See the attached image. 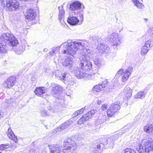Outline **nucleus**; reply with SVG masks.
Segmentation results:
<instances>
[{
	"instance_id": "f257e3e1",
	"label": "nucleus",
	"mask_w": 153,
	"mask_h": 153,
	"mask_svg": "<svg viewBox=\"0 0 153 153\" xmlns=\"http://www.w3.org/2000/svg\"><path fill=\"white\" fill-rule=\"evenodd\" d=\"M85 41L81 42H73L71 40H68L60 45L62 50V53L70 55L73 57L76 54L79 49L81 50V54L79 66L82 70L85 71L91 70L92 68V64L89 60L94 58V55L88 47L84 48L86 45Z\"/></svg>"
},
{
	"instance_id": "f03ea898",
	"label": "nucleus",
	"mask_w": 153,
	"mask_h": 153,
	"mask_svg": "<svg viewBox=\"0 0 153 153\" xmlns=\"http://www.w3.org/2000/svg\"><path fill=\"white\" fill-rule=\"evenodd\" d=\"M136 147L139 153H149L153 150V139L150 138L147 140H143L142 144L137 143Z\"/></svg>"
},
{
	"instance_id": "7ed1b4c3",
	"label": "nucleus",
	"mask_w": 153,
	"mask_h": 153,
	"mask_svg": "<svg viewBox=\"0 0 153 153\" xmlns=\"http://www.w3.org/2000/svg\"><path fill=\"white\" fill-rule=\"evenodd\" d=\"M0 39L2 41L6 43L11 46H16L18 44V40L14 36L8 33L2 34L0 37Z\"/></svg>"
},
{
	"instance_id": "20e7f679",
	"label": "nucleus",
	"mask_w": 153,
	"mask_h": 153,
	"mask_svg": "<svg viewBox=\"0 0 153 153\" xmlns=\"http://www.w3.org/2000/svg\"><path fill=\"white\" fill-rule=\"evenodd\" d=\"M82 4L79 1H74L70 3L69 7L70 10L73 11L74 14H79V16L81 21H82L83 20V14L79 10L81 9Z\"/></svg>"
},
{
	"instance_id": "39448f33",
	"label": "nucleus",
	"mask_w": 153,
	"mask_h": 153,
	"mask_svg": "<svg viewBox=\"0 0 153 153\" xmlns=\"http://www.w3.org/2000/svg\"><path fill=\"white\" fill-rule=\"evenodd\" d=\"M19 3L16 0H7L2 2L1 6L3 7H7L10 11L15 10L18 9Z\"/></svg>"
},
{
	"instance_id": "423d86ee",
	"label": "nucleus",
	"mask_w": 153,
	"mask_h": 153,
	"mask_svg": "<svg viewBox=\"0 0 153 153\" xmlns=\"http://www.w3.org/2000/svg\"><path fill=\"white\" fill-rule=\"evenodd\" d=\"M67 145L63 149V152L61 153H76L77 150V146L76 143L73 140L68 141Z\"/></svg>"
},
{
	"instance_id": "0eeeda50",
	"label": "nucleus",
	"mask_w": 153,
	"mask_h": 153,
	"mask_svg": "<svg viewBox=\"0 0 153 153\" xmlns=\"http://www.w3.org/2000/svg\"><path fill=\"white\" fill-rule=\"evenodd\" d=\"M108 37L110 39V40L113 45L117 46L121 42V38L117 33H113L109 35Z\"/></svg>"
},
{
	"instance_id": "6e6552de",
	"label": "nucleus",
	"mask_w": 153,
	"mask_h": 153,
	"mask_svg": "<svg viewBox=\"0 0 153 153\" xmlns=\"http://www.w3.org/2000/svg\"><path fill=\"white\" fill-rule=\"evenodd\" d=\"M52 94L55 97L60 98L62 90V87L56 84H53Z\"/></svg>"
},
{
	"instance_id": "1a4fd4ad",
	"label": "nucleus",
	"mask_w": 153,
	"mask_h": 153,
	"mask_svg": "<svg viewBox=\"0 0 153 153\" xmlns=\"http://www.w3.org/2000/svg\"><path fill=\"white\" fill-rule=\"evenodd\" d=\"M120 108V106L119 104L116 103L112 104L107 110V114L108 116V117L113 116Z\"/></svg>"
},
{
	"instance_id": "9d476101",
	"label": "nucleus",
	"mask_w": 153,
	"mask_h": 153,
	"mask_svg": "<svg viewBox=\"0 0 153 153\" xmlns=\"http://www.w3.org/2000/svg\"><path fill=\"white\" fill-rule=\"evenodd\" d=\"M47 88L44 87H36L34 90V93L37 96L45 98L47 96Z\"/></svg>"
},
{
	"instance_id": "9b49d317",
	"label": "nucleus",
	"mask_w": 153,
	"mask_h": 153,
	"mask_svg": "<svg viewBox=\"0 0 153 153\" xmlns=\"http://www.w3.org/2000/svg\"><path fill=\"white\" fill-rule=\"evenodd\" d=\"M37 15L35 11L31 9H27L25 14L26 19L30 21L33 20Z\"/></svg>"
},
{
	"instance_id": "f8f14e48",
	"label": "nucleus",
	"mask_w": 153,
	"mask_h": 153,
	"mask_svg": "<svg viewBox=\"0 0 153 153\" xmlns=\"http://www.w3.org/2000/svg\"><path fill=\"white\" fill-rule=\"evenodd\" d=\"M16 80V78L15 77H10L4 81V85L6 88H10L14 85Z\"/></svg>"
},
{
	"instance_id": "ddd939ff",
	"label": "nucleus",
	"mask_w": 153,
	"mask_h": 153,
	"mask_svg": "<svg viewBox=\"0 0 153 153\" xmlns=\"http://www.w3.org/2000/svg\"><path fill=\"white\" fill-rule=\"evenodd\" d=\"M132 67L131 66H130L125 71L124 73L122 74L121 76V79L122 82H125L128 79L129 75L132 72Z\"/></svg>"
},
{
	"instance_id": "4468645a",
	"label": "nucleus",
	"mask_w": 153,
	"mask_h": 153,
	"mask_svg": "<svg viewBox=\"0 0 153 153\" xmlns=\"http://www.w3.org/2000/svg\"><path fill=\"white\" fill-rule=\"evenodd\" d=\"M48 146L50 149V153H61L63 152L61 151V149L57 145L54 144L48 145Z\"/></svg>"
},
{
	"instance_id": "2eb2a0df",
	"label": "nucleus",
	"mask_w": 153,
	"mask_h": 153,
	"mask_svg": "<svg viewBox=\"0 0 153 153\" xmlns=\"http://www.w3.org/2000/svg\"><path fill=\"white\" fill-rule=\"evenodd\" d=\"M81 68L78 69L74 71V74L78 79L85 78L87 75V73H85L82 71Z\"/></svg>"
},
{
	"instance_id": "dca6fc26",
	"label": "nucleus",
	"mask_w": 153,
	"mask_h": 153,
	"mask_svg": "<svg viewBox=\"0 0 153 153\" xmlns=\"http://www.w3.org/2000/svg\"><path fill=\"white\" fill-rule=\"evenodd\" d=\"M73 63L72 58L68 57L65 59L62 63L63 65L68 68L71 69L73 66Z\"/></svg>"
},
{
	"instance_id": "f3484780",
	"label": "nucleus",
	"mask_w": 153,
	"mask_h": 153,
	"mask_svg": "<svg viewBox=\"0 0 153 153\" xmlns=\"http://www.w3.org/2000/svg\"><path fill=\"white\" fill-rule=\"evenodd\" d=\"M63 7V6L62 5L58 7L59 10L58 18L61 23L62 24H63L65 22L64 21L65 12Z\"/></svg>"
},
{
	"instance_id": "a211bd4d",
	"label": "nucleus",
	"mask_w": 153,
	"mask_h": 153,
	"mask_svg": "<svg viewBox=\"0 0 153 153\" xmlns=\"http://www.w3.org/2000/svg\"><path fill=\"white\" fill-rule=\"evenodd\" d=\"M80 22H79V19H78L77 17H69L67 19V21L68 23L70 25H74L80 22V24L81 23L82 21H81L80 20Z\"/></svg>"
},
{
	"instance_id": "6ab92c4d",
	"label": "nucleus",
	"mask_w": 153,
	"mask_h": 153,
	"mask_svg": "<svg viewBox=\"0 0 153 153\" xmlns=\"http://www.w3.org/2000/svg\"><path fill=\"white\" fill-rule=\"evenodd\" d=\"M7 135L9 138L13 140L15 143H17L18 142L17 137L15 136L11 128H9L8 129Z\"/></svg>"
},
{
	"instance_id": "aec40b11",
	"label": "nucleus",
	"mask_w": 153,
	"mask_h": 153,
	"mask_svg": "<svg viewBox=\"0 0 153 153\" xmlns=\"http://www.w3.org/2000/svg\"><path fill=\"white\" fill-rule=\"evenodd\" d=\"M109 48L107 45L103 44H98L97 49L98 50L100 53H102L103 52H105L106 50Z\"/></svg>"
},
{
	"instance_id": "412c9836",
	"label": "nucleus",
	"mask_w": 153,
	"mask_h": 153,
	"mask_svg": "<svg viewBox=\"0 0 153 153\" xmlns=\"http://www.w3.org/2000/svg\"><path fill=\"white\" fill-rule=\"evenodd\" d=\"M132 92V89L128 87H126L124 89L123 94L126 98H128L131 96Z\"/></svg>"
},
{
	"instance_id": "4be33fe9",
	"label": "nucleus",
	"mask_w": 153,
	"mask_h": 153,
	"mask_svg": "<svg viewBox=\"0 0 153 153\" xmlns=\"http://www.w3.org/2000/svg\"><path fill=\"white\" fill-rule=\"evenodd\" d=\"M105 87V85L103 84L96 85L93 88V91L95 92H100L103 91Z\"/></svg>"
},
{
	"instance_id": "5701e85b",
	"label": "nucleus",
	"mask_w": 153,
	"mask_h": 153,
	"mask_svg": "<svg viewBox=\"0 0 153 153\" xmlns=\"http://www.w3.org/2000/svg\"><path fill=\"white\" fill-rule=\"evenodd\" d=\"M144 130L148 133H153V124H147L144 126Z\"/></svg>"
},
{
	"instance_id": "b1692460",
	"label": "nucleus",
	"mask_w": 153,
	"mask_h": 153,
	"mask_svg": "<svg viewBox=\"0 0 153 153\" xmlns=\"http://www.w3.org/2000/svg\"><path fill=\"white\" fill-rule=\"evenodd\" d=\"M67 74L66 72L59 73L58 74L56 73V76L57 79L60 80L62 81H63L65 80L67 77Z\"/></svg>"
},
{
	"instance_id": "393cba45",
	"label": "nucleus",
	"mask_w": 153,
	"mask_h": 153,
	"mask_svg": "<svg viewBox=\"0 0 153 153\" xmlns=\"http://www.w3.org/2000/svg\"><path fill=\"white\" fill-rule=\"evenodd\" d=\"M93 60L95 65L99 67H100L105 64L103 60L99 58H95L93 59Z\"/></svg>"
},
{
	"instance_id": "a878e982",
	"label": "nucleus",
	"mask_w": 153,
	"mask_h": 153,
	"mask_svg": "<svg viewBox=\"0 0 153 153\" xmlns=\"http://www.w3.org/2000/svg\"><path fill=\"white\" fill-rule=\"evenodd\" d=\"M96 112V110H92L88 112L87 114H83L84 117H85L86 120H88L91 118Z\"/></svg>"
},
{
	"instance_id": "bb28decb",
	"label": "nucleus",
	"mask_w": 153,
	"mask_h": 153,
	"mask_svg": "<svg viewBox=\"0 0 153 153\" xmlns=\"http://www.w3.org/2000/svg\"><path fill=\"white\" fill-rule=\"evenodd\" d=\"M7 50L6 43H2V42H0V53H4Z\"/></svg>"
},
{
	"instance_id": "cd10ccee",
	"label": "nucleus",
	"mask_w": 153,
	"mask_h": 153,
	"mask_svg": "<svg viewBox=\"0 0 153 153\" xmlns=\"http://www.w3.org/2000/svg\"><path fill=\"white\" fill-rule=\"evenodd\" d=\"M133 3L139 9H143L144 7V5L140 3L137 0H132Z\"/></svg>"
},
{
	"instance_id": "c85d7f7f",
	"label": "nucleus",
	"mask_w": 153,
	"mask_h": 153,
	"mask_svg": "<svg viewBox=\"0 0 153 153\" xmlns=\"http://www.w3.org/2000/svg\"><path fill=\"white\" fill-rule=\"evenodd\" d=\"M149 49L148 48L145 46H143L142 47L140 50V54L142 56H145L148 52Z\"/></svg>"
},
{
	"instance_id": "c756f323",
	"label": "nucleus",
	"mask_w": 153,
	"mask_h": 153,
	"mask_svg": "<svg viewBox=\"0 0 153 153\" xmlns=\"http://www.w3.org/2000/svg\"><path fill=\"white\" fill-rule=\"evenodd\" d=\"M25 48L24 46H19L16 49L15 52L16 54L18 55L21 54L24 51Z\"/></svg>"
},
{
	"instance_id": "7c9ffc66",
	"label": "nucleus",
	"mask_w": 153,
	"mask_h": 153,
	"mask_svg": "<svg viewBox=\"0 0 153 153\" xmlns=\"http://www.w3.org/2000/svg\"><path fill=\"white\" fill-rule=\"evenodd\" d=\"M146 94V93L144 92L140 91L135 95L134 98L135 99L143 98L145 97Z\"/></svg>"
},
{
	"instance_id": "2f4dec72",
	"label": "nucleus",
	"mask_w": 153,
	"mask_h": 153,
	"mask_svg": "<svg viewBox=\"0 0 153 153\" xmlns=\"http://www.w3.org/2000/svg\"><path fill=\"white\" fill-rule=\"evenodd\" d=\"M107 144L110 146L109 147L113 148L114 146V140L113 139L111 138H109L107 140Z\"/></svg>"
},
{
	"instance_id": "473e14b6",
	"label": "nucleus",
	"mask_w": 153,
	"mask_h": 153,
	"mask_svg": "<svg viewBox=\"0 0 153 153\" xmlns=\"http://www.w3.org/2000/svg\"><path fill=\"white\" fill-rule=\"evenodd\" d=\"M41 116L42 117H46L50 115L49 113L44 109H42L40 111Z\"/></svg>"
},
{
	"instance_id": "72a5a7b5",
	"label": "nucleus",
	"mask_w": 153,
	"mask_h": 153,
	"mask_svg": "<svg viewBox=\"0 0 153 153\" xmlns=\"http://www.w3.org/2000/svg\"><path fill=\"white\" fill-rule=\"evenodd\" d=\"M86 78L88 79L94 80L96 76V75L95 74H89L87 73Z\"/></svg>"
},
{
	"instance_id": "f704fd0d",
	"label": "nucleus",
	"mask_w": 153,
	"mask_h": 153,
	"mask_svg": "<svg viewBox=\"0 0 153 153\" xmlns=\"http://www.w3.org/2000/svg\"><path fill=\"white\" fill-rule=\"evenodd\" d=\"M100 147L101 146L100 144H98L95 145L94 146L95 149L94 151V152L95 153H100Z\"/></svg>"
},
{
	"instance_id": "c9c22d12",
	"label": "nucleus",
	"mask_w": 153,
	"mask_h": 153,
	"mask_svg": "<svg viewBox=\"0 0 153 153\" xmlns=\"http://www.w3.org/2000/svg\"><path fill=\"white\" fill-rule=\"evenodd\" d=\"M105 116H104L103 117V118L102 119H100L97 120L95 123V124L96 125H99L100 124L102 123L105 121H106V120L105 118Z\"/></svg>"
},
{
	"instance_id": "e433bc0d",
	"label": "nucleus",
	"mask_w": 153,
	"mask_h": 153,
	"mask_svg": "<svg viewBox=\"0 0 153 153\" xmlns=\"http://www.w3.org/2000/svg\"><path fill=\"white\" fill-rule=\"evenodd\" d=\"M10 146L8 144L0 145V150H3L9 148Z\"/></svg>"
},
{
	"instance_id": "4c0bfd02",
	"label": "nucleus",
	"mask_w": 153,
	"mask_h": 153,
	"mask_svg": "<svg viewBox=\"0 0 153 153\" xmlns=\"http://www.w3.org/2000/svg\"><path fill=\"white\" fill-rule=\"evenodd\" d=\"M123 153H136V152L134 149L127 148L124 150Z\"/></svg>"
},
{
	"instance_id": "58836bf2",
	"label": "nucleus",
	"mask_w": 153,
	"mask_h": 153,
	"mask_svg": "<svg viewBox=\"0 0 153 153\" xmlns=\"http://www.w3.org/2000/svg\"><path fill=\"white\" fill-rule=\"evenodd\" d=\"M144 46H145L148 48H151L152 46V41L151 40H149L147 41L145 43Z\"/></svg>"
},
{
	"instance_id": "ea45409f",
	"label": "nucleus",
	"mask_w": 153,
	"mask_h": 153,
	"mask_svg": "<svg viewBox=\"0 0 153 153\" xmlns=\"http://www.w3.org/2000/svg\"><path fill=\"white\" fill-rule=\"evenodd\" d=\"M87 120H85V117H84V115L78 121V124H82L85 121Z\"/></svg>"
},
{
	"instance_id": "a19ab883",
	"label": "nucleus",
	"mask_w": 153,
	"mask_h": 153,
	"mask_svg": "<svg viewBox=\"0 0 153 153\" xmlns=\"http://www.w3.org/2000/svg\"><path fill=\"white\" fill-rule=\"evenodd\" d=\"M67 127L66 126L65 124L64 123H63L58 128V130L59 131H61L65 129Z\"/></svg>"
},
{
	"instance_id": "79ce46f5",
	"label": "nucleus",
	"mask_w": 153,
	"mask_h": 153,
	"mask_svg": "<svg viewBox=\"0 0 153 153\" xmlns=\"http://www.w3.org/2000/svg\"><path fill=\"white\" fill-rule=\"evenodd\" d=\"M73 122L71 120H67L65 123H64L67 127L70 125Z\"/></svg>"
},
{
	"instance_id": "37998d69",
	"label": "nucleus",
	"mask_w": 153,
	"mask_h": 153,
	"mask_svg": "<svg viewBox=\"0 0 153 153\" xmlns=\"http://www.w3.org/2000/svg\"><path fill=\"white\" fill-rule=\"evenodd\" d=\"M85 106L84 108H82L80 109V110H78L76 111L77 114H78V115L79 114H80L82 113L83 111L85 110Z\"/></svg>"
},
{
	"instance_id": "c03bdc74",
	"label": "nucleus",
	"mask_w": 153,
	"mask_h": 153,
	"mask_svg": "<svg viewBox=\"0 0 153 153\" xmlns=\"http://www.w3.org/2000/svg\"><path fill=\"white\" fill-rule=\"evenodd\" d=\"M57 48H53L51 51L50 52V54L53 55L54 54V53H56V51Z\"/></svg>"
},
{
	"instance_id": "a18cd8bd",
	"label": "nucleus",
	"mask_w": 153,
	"mask_h": 153,
	"mask_svg": "<svg viewBox=\"0 0 153 153\" xmlns=\"http://www.w3.org/2000/svg\"><path fill=\"white\" fill-rule=\"evenodd\" d=\"M108 106L107 105L104 104L101 107V109L103 111L105 110L107 108Z\"/></svg>"
},
{
	"instance_id": "49530a36",
	"label": "nucleus",
	"mask_w": 153,
	"mask_h": 153,
	"mask_svg": "<svg viewBox=\"0 0 153 153\" xmlns=\"http://www.w3.org/2000/svg\"><path fill=\"white\" fill-rule=\"evenodd\" d=\"M124 72H123V70L122 69H120L118 71L117 74V75H121V76H122V74H123Z\"/></svg>"
},
{
	"instance_id": "de8ad7c7",
	"label": "nucleus",
	"mask_w": 153,
	"mask_h": 153,
	"mask_svg": "<svg viewBox=\"0 0 153 153\" xmlns=\"http://www.w3.org/2000/svg\"><path fill=\"white\" fill-rule=\"evenodd\" d=\"M149 32L151 35L152 36L153 38V27L150 28Z\"/></svg>"
},
{
	"instance_id": "09e8293b",
	"label": "nucleus",
	"mask_w": 153,
	"mask_h": 153,
	"mask_svg": "<svg viewBox=\"0 0 153 153\" xmlns=\"http://www.w3.org/2000/svg\"><path fill=\"white\" fill-rule=\"evenodd\" d=\"M3 113L2 111V110H0V119H1V118H3Z\"/></svg>"
},
{
	"instance_id": "8fccbe9b",
	"label": "nucleus",
	"mask_w": 153,
	"mask_h": 153,
	"mask_svg": "<svg viewBox=\"0 0 153 153\" xmlns=\"http://www.w3.org/2000/svg\"><path fill=\"white\" fill-rule=\"evenodd\" d=\"M5 102L7 104H11V100L10 99H7L5 100Z\"/></svg>"
},
{
	"instance_id": "3c124183",
	"label": "nucleus",
	"mask_w": 153,
	"mask_h": 153,
	"mask_svg": "<svg viewBox=\"0 0 153 153\" xmlns=\"http://www.w3.org/2000/svg\"><path fill=\"white\" fill-rule=\"evenodd\" d=\"M108 82V81L107 80H104L103 82H102V83L101 84H103V85H105V87L106 86V85L107 84Z\"/></svg>"
},
{
	"instance_id": "603ef678",
	"label": "nucleus",
	"mask_w": 153,
	"mask_h": 153,
	"mask_svg": "<svg viewBox=\"0 0 153 153\" xmlns=\"http://www.w3.org/2000/svg\"><path fill=\"white\" fill-rule=\"evenodd\" d=\"M97 102L98 105H100L102 103V101L100 100H98L97 101Z\"/></svg>"
},
{
	"instance_id": "864d4df0",
	"label": "nucleus",
	"mask_w": 153,
	"mask_h": 153,
	"mask_svg": "<svg viewBox=\"0 0 153 153\" xmlns=\"http://www.w3.org/2000/svg\"><path fill=\"white\" fill-rule=\"evenodd\" d=\"M74 116L76 117L78 115L76 111L74 112L73 114Z\"/></svg>"
},
{
	"instance_id": "5fc2aeb1",
	"label": "nucleus",
	"mask_w": 153,
	"mask_h": 153,
	"mask_svg": "<svg viewBox=\"0 0 153 153\" xmlns=\"http://www.w3.org/2000/svg\"><path fill=\"white\" fill-rule=\"evenodd\" d=\"M48 51V49L47 48H44L43 50V51L45 52H47Z\"/></svg>"
},
{
	"instance_id": "6e6d98bb",
	"label": "nucleus",
	"mask_w": 153,
	"mask_h": 153,
	"mask_svg": "<svg viewBox=\"0 0 153 153\" xmlns=\"http://www.w3.org/2000/svg\"><path fill=\"white\" fill-rule=\"evenodd\" d=\"M87 126L89 127H90L92 126L91 125V124H90V123H88L87 124Z\"/></svg>"
},
{
	"instance_id": "4d7b16f0",
	"label": "nucleus",
	"mask_w": 153,
	"mask_h": 153,
	"mask_svg": "<svg viewBox=\"0 0 153 153\" xmlns=\"http://www.w3.org/2000/svg\"><path fill=\"white\" fill-rule=\"evenodd\" d=\"M121 27H120V29L119 30L120 31L121 30H122L123 27L122 26V24H121Z\"/></svg>"
},
{
	"instance_id": "13d9d810",
	"label": "nucleus",
	"mask_w": 153,
	"mask_h": 153,
	"mask_svg": "<svg viewBox=\"0 0 153 153\" xmlns=\"http://www.w3.org/2000/svg\"><path fill=\"white\" fill-rule=\"evenodd\" d=\"M71 94L70 93H66V95H67L68 96H70L71 95Z\"/></svg>"
},
{
	"instance_id": "bf43d9fd",
	"label": "nucleus",
	"mask_w": 153,
	"mask_h": 153,
	"mask_svg": "<svg viewBox=\"0 0 153 153\" xmlns=\"http://www.w3.org/2000/svg\"><path fill=\"white\" fill-rule=\"evenodd\" d=\"M4 1H5V0H0V2H1V4H2V2Z\"/></svg>"
},
{
	"instance_id": "052dcab7",
	"label": "nucleus",
	"mask_w": 153,
	"mask_h": 153,
	"mask_svg": "<svg viewBox=\"0 0 153 153\" xmlns=\"http://www.w3.org/2000/svg\"><path fill=\"white\" fill-rule=\"evenodd\" d=\"M117 82H116V84H117V83H118V81L117 80V81H116Z\"/></svg>"
},
{
	"instance_id": "680f3d73",
	"label": "nucleus",
	"mask_w": 153,
	"mask_h": 153,
	"mask_svg": "<svg viewBox=\"0 0 153 153\" xmlns=\"http://www.w3.org/2000/svg\"><path fill=\"white\" fill-rule=\"evenodd\" d=\"M0 153H2L1 152H0Z\"/></svg>"
}]
</instances>
